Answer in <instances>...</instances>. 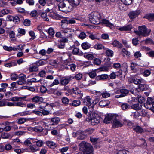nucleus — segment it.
I'll return each mask as SVG.
<instances>
[{
	"instance_id": "1",
	"label": "nucleus",
	"mask_w": 154,
	"mask_h": 154,
	"mask_svg": "<svg viewBox=\"0 0 154 154\" xmlns=\"http://www.w3.org/2000/svg\"><path fill=\"white\" fill-rule=\"evenodd\" d=\"M89 21L95 24H99L101 18L100 14L97 12L91 13L88 15Z\"/></svg>"
},
{
	"instance_id": "2",
	"label": "nucleus",
	"mask_w": 154,
	"mask_h": 154,
	"mask_svg": "<svg viewBox=\"0 0 154 154\" xmlns=\"http://www.w3.org/2000/svg\"><path fill=\"white\" fill-rule=\"evenodd\" d=\"M138 29V31L134 30V32L139 35H141L143 36H148L151 31L150 29H148L145 26H139Z\"/></svg>"
},
{
	"instance_id": "3",
	"label": "nucleus",
	"mask_w": 154,
	"mask_h": 154,
	"mask_svg": "<svg viewBox=\"0 0 154 154\" xmlns=\"http://www.w3.org/2000/svg\"><path fill=\"white\" fill-rule=\"evenodd\" d=\"M94 102L93 100L90 99L87 96V106H88L89 109H90V116H95L97 115L96 113L92 111L94 105L96 104V102L95 103Z\"/></svg>"
},
{
	"instance_id": "4",
	"label": "nucleus",
	"mask_w": 154,
	"mask_h": 154,
	"mask_svg": "<svg viewBox=\"0 0 154 154\" xmlns=\"http://www.w3.org/2000/svg\"><path fill=\"white\" fill-rule=\"evenodd\" d=\"M80 151L76 154H87V143L86 142L82 141L79 145Z\"/></svg>"
},
{
	"instance_id": "5",
	"label": "nucleus",
	"mask_w": 154,
	"mask_h": 154,
	"mask_svg": "<svg viewBox=\"0 0 154 154\" xmlns=\"http://www.w3.org/2000/svg\"><path fill=\"white\" fill-rule=\"evenodd\" d=\"M118 116H115L114 118L112 123V127L113 128H115L118 127H121L123 126V124L122 122H121L117 118Z\"/></svg>"
},
{
	"instance_id": "6",
	"label": "nucleus",
	"mask_w": 154,
	"mask_h": 154,
	"mask_svg": "<svg viewBox=\"0 0 154 154\" xmlns=\"http://www.w3.org/2000/svg\"><path fill=\"white\" fill-rule=\"evenodd\" d=\"M72 95L73 97L80 99L82 98L83 94L77 88H73L72 89Z\"/></svg>"
},
{
	"instance_id": "7",
	"label": "nucleus",
	"mask_w": 154,
	"mask_h": 154,
	"mask_svg": "<svg viewBox=\"0 0 154 154\" xmlns=\"http://www.w3.org/2000/svg\"><path fill=\"white\" fill-rule=\"evenodd\" d=\"M47 93L48 94H53L57 96H60L62 94V92L60 90L57 89L50 88L48 90Z\"/></svg>"
},
{
	"instance_id": "8",
	"label": "nucleus",
	"mask_w": 154,
	"mask_h": 154,
	"mask_svg": "<svg viewBox=\"0 0 154 154\" xmlns=\"http://www.w3.org/2000/svg\"><path fill=\"white\" fill-rule=\"evenodd\" d=\"M58 4V8L59 10L62 12H66V4L68 3L66 0H61Z\"/></svg>"
},
{
	"instance_id": "9",
	"label": "nucleus",
	"mask_w": 154,
	"mask_h": 154,
	"mask_svg": "<svg viewBox=\"0 0 154 154\" xmlns=\"http://www.w3.org/2000/svg\"><path fill=\"white\" fill-rule=\"evenodd\" d=\"M61 32L63 33H64L66 37L71 36L73 32V30L71 28H66L63 29L61 30Z\"/></svg>"
},
{
	"instance_id": "10",
	"label": "nucleus",
	"mask_w": 154,
	"mask_h": 154,
	"mask_svg": "<svg viewBox=\"0 0 154 154\" xmlns=\"http://www.w3.org/2000/svg\"><path fill=\"white\" fill-rule=\"evenodd\" d=\"M74 79V77L72 75L67 77H63L61 79L60 83L62 85H66L69 83L70 80Z\"/></svg>"
},
{
	"instance_id": "11",
	"label": "nucleus",
	"mask_w": 154,
	"mask_h": 154,
	"mask_svg": "<svg viewBox=\"0 0 154 154\" xmlns=\"http://www.w3.org/2000/svg\"><path fill=\"white\" fill-rule=\"evenodd\" d=\"M32 102L35 103L40 104L43 101V98L39 96L36 95L31 98Z\"/></svg>"
},
{
	"instance_id": "12",
	"label": "nucleus",
	"mask_w": 154,
	"mask_h": 154,
	"mask_svg": "<svg viewBox=\"0 0 154 154\" xmlns=\"http://www.w3.org/2000/svg\"><path fill=\"white\" fill-rule=\"evenodd\" d=\"M93 119H90L88 121V123L93 125H95L100 122V116H95Z\"/></svg>"
},
{
	"instance_id": "13",
	"label": "nucleus",
	"mask_w": 154,
	"mask_h": 154,
	"mask_svg": "<svg viewBox=\"0 0 154 154\" xmlns=\"http://www.w3.org/2000/svg\"><path fill=\"white\" fill-rule=\"evenodd\" d=\"M26 75L23 74L19 77V80L16 82V83L18 85H22L26 83Z\"/></svg>"
},
{
	"instance_id": "14",
	"label": "nucleus",
	"mask_w": 154,
	"mask_h": 154,
	"mask_svg": "<svg viewBox=\"0 0 154 154\" xmlns=\"http://www.w3.org/2000/svg\"><path fill=\"white\" fill-rule=\"evenodd\" d=\"M152 99L151 97H148L146 102L144 104V106L147 109L151 108V107H152Z\"/></svg>"
},
{
	"instance_id": "15",
	"label": "nucleus",
	"mask_w": 154,
	"mask_h": 154,
	"mask_svg": "<svg viewBox=\"0 0 154 154\" xmlns=\"http://www.w3.org/2000/svg\"><path fill=\"white\" fill-rule=\"evenodd\" d=\"M120 92L121 94L119 95H116L115 96L116 98H119L123 97L127 95L129 93V91L128 90L125 89H122L120 90Z\"/></svg>"
},
{
	"instance_id": "16",
	"label": "nucleus",
	"mask_w": 154,
	"mask_h": 154,
	"mask_svg": "<svg viewBox=\"0 0 154 154\" xmlns=\"http://www.w3.org/2000/svg\"><path fill=\"white\" fill-rule=\"evenodd\" d=\"M139 10H137L135 11H131L128 14L130 19H134L137 17L140 13Z\"/></svg>"
},
{
	"instance_id": "17",
	"label": "nucleus",
	"mask_w": 154,
	"mask_h": 154,
	"mask_svg": "<svg viewBox=\"0 0 154 154\" xmlns=\"http://www.w3.org/2000/svg\"><path fill=\"white\" fill-rule=\"evenodd\" d=\"M66 2H67L68 3H67V4H66V12H69L71 11L74 6H75L74 5H73V4L71 3L70 2H69V0H66Z\"/></svg>"
},
{
	"instance_id": "18",
	"label": "nucleus",
	"mask_w": 154,
	"mask_h": 154,
	"mask_svg": "<svg viewBox=\"0 0 154 154\" xmlns=\"http://www.w3.org/2000/svg\"><path fill=\"white\" fill-rule=\"evenodd\" d=\"M28 152H34L39 150V149L35 145H33L29 146V149H27Z\"/></svg>"
},
{
	"instance_id": "19",
	"label": "nucleus",
	"mask_w": 154,
	"mask_h": 154,
	"mask_svg": "<svg viewBox=\"0 0 154 154\" xmlns=\"http://www.w3.org/2000/svg\"><path fill=\"white\" fill-rule=\"evenodd\" d=\"M132 28V26L131 25H128L119 28V30L121 31H127L131 30Z\"/></svg>"
},
{
	"instance_id": "20",
	"label": "nucleus",
	"mask_w": 154,
	"mask_h": 154,
	"mask_svg": "<svg viewBox=\"0 0 154 154\" xmlns=\"http://www.w3.org/2000/svg\"><path fill=\"white\" fill-rule=\"evenodd\" d=\"M34 120V118L26 119L23 118H20L18 121L17 122L18 124H21L24 123L25 122L28 121H33Z\"/></svg>"
},
{
	"instance_id": "21",
	"label": "nucleus",
	"mask_w": 154,
	"mask_h": 154,
	"mask_svg": "<svg viewBox=\"0 0 154 154\" xmlns=\"http://www.w3.org/2000/svg\"><path fill=\"white\" fill-rule=\"evenodd\" d=\"M46 145L49 147L54 149L57 146V144L51 141H48L46 142Z\"/></svg>"
},
{
	"instance_id": "22",
	"label": "nucleus",
	"mask_w": 154,
	"mask_h": 154,
	"mask_svg": "<svg viewBox=\"0 0 154 154\" xmlns=\"http://www.w3.org/2000/svg\"><path fill=\"white\" fill-rule=\"evenodd\" d=\"M103 122L106 124L112 122V120H113L115 116H105Z\"/></svg>"
},
{
	"instance_id": "23",
	"label": "nucleus",
	"mask_w": 154,
	"mask_h": 154,
	"mask_svg": "<svg viewBox=\"0 0 154 154\" xmlns=\"http://www.w3.org/2000/svg\"><path fill=\"white\" fill-rule=\"evenodd\" d=\"M108 77V75L106 74H103L97 76L96 79L97 80H103L106 79Z\"/></svg>"
},
{
	"instance_id": "24",
	"label": "nucleus",
	"mask_w": 154,
	"mask_h": 154,
	"mask_svg": "<svg viewBox=\"0 0 154 154\" xmlns=\"http://www.w3.org/2000/svg\"><path fill=\"white\" fill-rule=\"evenodd\" d=\"M133 129L136 132L139 133L143 132L144 131L143 129L139 126H134L133 127Z\"/></svg>"
},
{
	"instance_id": "25",
	"label": "nucleus",
	"mask_w": 154,
	"mask_h": 154,
	"mask_svg": "<svg viewBox=\"0 0 154 154\" xmlns=\"http://www.w3.org/2000/svg\"><path fill=\"white\" fill-rule=\"evenodd\" d=\"M142 104L137 103L132 105L131 107L133 109L137 110L140 109L142 108Z\"/></svg>"
},
{
	"instance_id": "26",
	"label": "nucleus",
	"mask_w": 154,
	"mask_h": 154,
	"mask_svg": "<svg viewBox=\"0 0 154 154\" xmlns=\"http://www.w3.org/2000/svg\"><path fill=\"white\" fill-rule=\"evenodd\" d=\"M10 10L7 9H4L0 11V17H2L4 15L10 13Z\"/></svg>"
},
{
	"instance_id": "27",
	"label": "nucleus",
	"mask_w": 154,
	"mask_h": 154,
	"mask_svg": "<svg viewBox=\"0 0 154 154\" xmlns=\"http://www.w3.org/2000/svg\"><path fill=\"white\" fill-rule=\"evenodd\" d=\"M112 44L114 46L120 48H122L123 46L122 44L116 40H114L112 43Z\"/></svg>"
},
{
	"instance_id": "28",
	"label": "nucleus",
	"mask_w": 154,
	"mask_h": 154,
	"mask_svg": "<svg viewBox=\"0 0 154 154\" xmlns=\"http://www.w3.org/2000/svg\"><path fill=\"white\" fill-rule=\"evenodd\" d=\"M45 106L40 105L39 106V108L43 109L42 110H40L41 112V114L44 115H48L49 114V111H47L45 109Z\"/></svg>"
},
{
	"instance_id": "29",
	"label": "nucleus",
	"mask_w": 154,
	"mask_h": 154,
	"mask_svg": "<svg viewBox=\"0 0 154 154\" xmlns=\"http://www.w3.org/2000/svg\"><path fill=\"white\" fill-rule=\"evenodd\" d=\"M93 146L90 144L87 143V154H93Z\"/></svg>"
},
{
	"instance_id": "30",
	"label": "nucleus",
	"mask_w": 154,
	"mask_h": 154,
	"mask_svg": "<svg viewBox=\"0 0 154 154\" xmlns=\"http://www.w3.org/2000/svg\"><path fill=\"white\" fill-rule=\"evenodd\" d=\"M145 17L150 21H152L154 20V14H147L145 16Z\"/></svg>"
},
{
	"instance_id": "31",
	"label": "nucleus",
	"mask_w": 154,
	"mask_h": 154,
	"mask_svg": "<svg viewBox=\"0 0 154 154\" xmlns=\"http://www.w3.org/2000/svg\"><path fill=\"white\" fill-rule=\"evenodd\" d=\"M79 48H73L72 50V53L74 54L77 55L79 54L80 55H82L83 54V52H81V53H79Z\"/></svg>"
},
{
	"instance_id": "32",
	"label": "nucleus",
	"mask_w": 154,
	"mask_h": 154,
	"mask_svg": "<svg viewBox=\"0 0 154 154\" xmlns=\"http://www.w3.org/2000/svg\"><path fill=\"white\" fill-rule=\"evenodd\" d=\"M95 92L96 93H100L101 95L104 98L108 97L110 96V94L106 91H105V92H101L100 91H95Z\"/></svg>"
},
{
	"instance_id": "33",
	"label": "nucleus",
	"mask_w": 154,
	"mask_h": 154,
	"mask_svg": "<svg viewBox=\"0 0 154 154\" xmlns=\"http://www.w3.org/2000/svg\"><path fill=\"white\" fill-rule=\"evenodd\" d=\"M142 80L138 79L137 78H132L130 81L131 83H133L135 84H138L141 82Z\"/></svg>"
},
{
	"instance_id": "34",
	"label": "nucleus",
	"mask_w": 154,
	"mask_h": 154,
	"mask_svg": "<svg viewBox=\"0 0 154 154\" xmlns=\"http://www.w3.org/2000/svg\"><path fill=\"white\" fill-rule=\"evenodd\" d=\"M14 151L18 154H20L23 153L24 152L29 151L27 149H14Z\"/></svg>"
},
{
	"instance_id": "35",
	"label": "nucleus",
	"mask_w": 154,
	"mask_h": 154,
	"mask_svg": "<svg viewBox=\"0 0 154 154\" xmlns=\"http://www.w3.org/2000/svg\"><path fill=\"white\" fill-rule=\"evenodd\" d=\"M60 119L57 117H55L52 118L51 119V121L53 123L52 124L53 125H54L58 124L59 122L60 121Z\"/></svg>"
},
{
	"instance_id": "36",
	"label": "nucleus",
	"mask_w": 154,
	"mask_h": 154,
	"mask_svg": "<svg viewBox=\"0 0 154 154\" xmlns=\"http://www.w3.org/2000/svg\"><path fill=\"white\" fill-rule=\"evenodd\" d=\"M41 80V79H39L37 78H34L30 79H28L27 81L29 83L38 82Z\"/></svg>"
},
{
	"instance_id": "37",
	"label": "nucleus",
	"mask_w": 154,
	"mask_h": 154,
	"mask_svg": "<svg viewBox=\"0 0 154 154\" xmlns=\"http://www.w3.org/2000/svg\"><path fill=\"white\" fill-rule=\"evenodd\" d=\"M33 143H35L36 145V146L38 147L42 146L44 144L43 141L41 140H37L35 141Z\"/></svg>"
},
{
	"instance_id": "38",
	"label": "nucleus",
	"mask_w": 154,
	"mask_h": 154,
	"mask_svg": "<svg viewBox=\"0 0 154 154\" xmlns=\"http://www.w3.org/2000/svg\"><path fill=\"white\" fill-rule=\"evenodd\" d=\"M28 70L30 72H36L38 70V68L36 66H30Z\"/></svg>"
},
{
	"instance_id": "39",
	"label": "nucleus",
	"mask_w": 154,
	"mask_h": 154,
	"mask_svg": "<svg viewBox=\"0 0 154 154\" xmlns=\"http://www.w3.org/2000/svg\"><path fill=\"white\" fill-rule=\"evenodd\" d=\"M86 137V132H81L79 135L78 137L79 139L83 140Z\"/></svg>"
},
{
	"instance_id": "40",
	"label": "nucleus",
	"mask_w": 154,
	"mask_h": 154,
	"mask_svg": "<svg viewBox=\"0 0 154 154\" xmlns=\"http://www.w3.org/2000/svg\"><path fill=\"white\" fill-rule=\"evenodd\" d=\"M105 53L107 56L112 57L113 56L114 52L112 50L107 49Z\"/></svg>"
},
{
	"instance_id": "41",
	"label": "nucleus",
	"mask_w": 154,
	"mask_h": 154,
	"mask_svg": "<svg viewBox=\"0 0 154 154\" xmlns=\"http://www.w3.org/2000/svg\"><path fill=\"white\" fill-rule=\"evenodd\" d=\"M147 88H146V85L145 84H140L138 86V89L142 91L146 90Z\"/></svg>"
},
{
	"instance_id": "42",
	"label": "nucleus",
	"mask_w": 154,
	"mask_h": 154,
	"mask_svg": "<svg viewBox=\"0 0 154 154\" xmlns=\"http://www.w3.org/2000/svg\"><path fill=\"white\" fill-rule=\"evenodd\" d=\"M26 105L25 104L21 102H15L14 104V106H19L22 107H26Z\"/></svg>"
},
{
	"instance_id": "43",
	"label": "nucleus",
	"mask_w": 154,
	"mask_h": 154,
	"mask_svg": "<svg viewBox=\"0 0 154 154\" xmlns=\"http://www.w3.org/2000/svg\"><path fill=\"white\" fill-rule=\"evenodd\" d=\"M94 48L95 49L97 50H100L102 49H104V47L101 44H97L94 46Z\"/></svg>"
},
{
	"instance_id": "44",
	"label": "nucleus",
	"mask_w": 154,
	"mask_h": 154,
	"mask_svg": "<svg viewBox=\"0 0 154 154\" xmlns=\"http://www.w3.org/2000/svg\"><path fill=\"white\" fill-rule=\"evenodd\" d=\"M87 36L91 39L94 40L97 39V37L95 35L87 31Z\"/></svg>"
},
{
	"instance_id": "45",
	"label": "nucleus",
	"mask_w": 154,
	"mask_h": 154,
	"mask_svg": "<svg viewBox=\"0 0 154 154\" xmlns=\"http://www.w3.org/2000/svg\"><path fill=\"white\" fill-rule=\"evenodd\" d=\"M116 154H130V153L127 150L123 149L117 151Z\"/></svg>"
},
{
	"instance_id": "46",
	"label": "nucleus",
	"mask_w": 154,
	"mask_h": 154,
	"mask_svg": "<svg viewBox=\"0 0 154 154\" xmlns=\"http://www.w3.org/2000/svg\"><path fill=\"white\" fill-rule=\"evenodd\" d=\"M102 22L103 23L106 24V26H110L113 25L112 24L105 19H103L102 20Z\"/></svg>"
},
{
	"instance_id": "47",
	"label": "nucleus",
	"mask_w": 154,
	"mask_h": 154,
	"mask_svg": "<svg viewBox=\"0 0 154 154\" xmlns=\"http://www.w3.org/2000/svg\"><path fill=\"white\" fill-rule=\"evenodd\" d=\"M137 100V99L135 97H132L128 99V102L130 104H133L134 102H135Z\"/></svg>"
},
{
	"instance_id": "48",
	"label": "nucleus",
	"mask_w": 154,
	"mask_h": 154,
	"mask_svg": "<svg viewBox=\"0 0 154 154\" xmlns=\"http://www.w3.org/2000/svg\"><path fill=\"white\" fill-rule=\"evenodd\" d=\"M80 0H69L71 3L73 4V5L76 6L78 5L80 3Z\"/></svg>"
},
{
	"instance_id": "49",
	"label": "nucleus",
	"mask_w": 154,
	"mask_h": 154,
	"mask_svg": "<svg viewBox=\"0 0 154 154\" xmlns=\"http://www.w3.org/2000/svg\"><path fill=\"white\" fill-rule=\"evenodd\" d=\"M43 128L40 126H37L34 127L33 130L36 132H41L42 131Z\"/></svg>"
},
{
	"instance_id": "50",
	"label": "nucleus",
	"mask_w": 154,
	"mask_h": 154,
	"mask_svg": "<svg viewBox=\"0 0 154 154\" xmlns=\"http://www.w3.org/2000/svg\"><path fill=\"white\" fill-rule=\"evenodd\" d=\"M62 103L65 104H68L69 102V99L66 97H63L61 99Z\"/></svg>"
},
{
	"instance_id": "51",
	"label": "nucleus",
	"mask_w": 154,
	"mask_h": 154,
	"mask_svg": "<svg viewBox=\"0 0 154 154\" xmlns=\"http://www.w3.org/2000/svg\"><path fill=\"white\" fill-rule=\"evenodd\" d=\"M40 92L42 93H45L46 92H47L48 90H47L46 88L44 86H41L40 88Z\"/></svg>"
},
{
	"instance_id": "52",
	"label": "nucleus",
	"mask_w": 154,
	"mask_h": 154,
	"mask_svg": "<svg viewBox=\"0 0 154 154\" xmlns=\"http://www.w3.org/2000/svg\"><path fill=\"white\" fill-rule=\"evenodd\" d=\"M137 99L139 103H140V104L144 103L146 100L145 99L144 97L141 96L137 97Z\"/></svg>"
},
{
	"instance_id": "53",
	"label": "nucleus",
	"mask_w": 154,
	"mask_h": 154,
	"mask_svg": "<svg viewBox=\"0 0 154 154\" xmlns=\"http://www.w3.org/2000/svg\"><path fill=\"white\" fill-rule=\"evenodd\" d=\"M80 101L79 100H75L73 101L72 103V106H77L80 104Z\"/></svg>"
},
{
	"instance_id": "54",
	"label": "nucleus",
	"mask_w": 154,
	"mask_h": 154,
	"mask_svg": "<svg viewBox=\"0 0 154 154\" xmlns=\"http://www.w3.org/2000/svg\"><path fill=\"white\" fill-rule=\"evenodd\" d=\"M47 14L48 13H46V12L42 13L41 14V16L44 20L48 21L49 20V19L47 17Z\"/></svg>"
},
{
	"instance_id": "55",
	"label": "nucleus",
	"mask_w": 154,
	"mask_h": 154,
	"mask_svg": "<svg viewBox=\"0 0 154 154\" xmlns=\"http://www.w3.org/2000/svg\"><path fill=\"white\" fill-rule=\"evenodd\" d=\"M2 137L4 139H7L11 137V135L8 133H3L1 135Z\"/></svg>"
},
{
	"instance_id": "56",
	"label": "nucleus",
	"mask_w": 154,
	"mask_h": 154,
	"mask_svg": "<svg viewBox=\"0 0 154 154\" xmlns=\"http://www.w3.org/2000/svg\"><path fill=\"white\" fill-rule=\"evenodd\" d=\"M34 63L38 66H42L45 64V63L42 60H40L36 61Z\"/></svg>"
},
{
	"instance_id": "57",
	"label": "nucleus",
	"mask_w": 154,
	"mask_h": 154,
	"mask_svg": "<svg viewBox=\"0 0 154 154\" xmlns=\"http://www.w3.org/2000/svg\"><path fill=\"white\" fill-rule=\"evenodd\" d=\"M76 66V65L75 64H72L69 65L67 68L68 69H70L72 71H73L75 70Z\"/></svg>"
},
{
	"instance_id": "58",
	"label": "nucleus",
	"mask_w": 154,
	"mask_h": 154,
	"mask_svg": "<svg viewBox=\"0 0 154 154\" xmlns=\"http://www.w3.org/2000/svg\"><path fill=\"white\" fill-rule=\"evenodd\" d=\"M31 21L28 19H26L23 21V24L26 26H29L30 25Z\"/></svg>"
},
{
	"instance_id": "59",
	"label": "nucleus",
	"mask_w": 154,
	"mask_h": 154,
	"mask_svg": "<svg viewBox=\"0 0 154 154\" xmlns=\"http://www.w3.org/2000/svg\"><path fill=\"white\" fill-rule=\"evenodd\" d=\"M86 34L85 33L82 32H81L79 35V37L82 40H83L86 38Z\"/></svg>"
},
{
	"instance_id": "60",
	"label": "nucleus",
	"mask_w": 154,
	"mask_h": 154,
	"mask_svg": "<svg viewBox=\"0 0 154 154\" xmlns=\"http://www.w3.org/2000/svg\"><path fill=\"white\" fill-rule=\"evenodd\" d=\"M9 37L11 40H15V34L13 31H11L9 34Z\"/></svg>"
},
{
	"instance_id": "61",
	"label": "nucleus",
	"mask_w": 154,
	"mask_h": 154,
	"mask_svg": "<svg viewBox=\"0 0 154 154\" xmlns=\"http://www.w3.org/2000/svg\"><path fill=\"white\" fill-rule=\"evenodd\" d=\"M27 107L29 109H33L36 108V106L34 103H29L27 104Z\"/></svg>"
},
{
	"instance_id": "62",
	"label": "nucleus",
	"mask_w": 154,
	"mask_h": 154,
	"mask_svg": "<svg viewBox=\"0 0 154 154\" xmlns=\"http://www.w3.org/2000/svg\"><path fill=\"white\" fill-rule=\"evenodd\" d=\"M101 63L100 60L99 58H96L94 60V63L97 65H100Z\"/></svg>"
},
{
	"instance_id": "63",
	"label": "nucleus",
	"mask_w": 154,
	"mask_h": 154,
	"mask_svg": "<svg viewBox=\"0 0 154 154\" xmlns=\"http://www.w3.org/2000/svg\"><path fill=\"white\" fill-rule=\"evenodd\" d=\"M48 33L50 35L53 36L54 34V30L52 28H50L48 29Z\"/></svg>"
},
{
	"instance_id": "64",
	"label": "nucleus",
	"mask_w": 154,
	"mask_h": 154,
	"mask_svg": "<svg viewBox=\"0 0 154 154\" xmlns=\"http://www.w3.org/2000/svg\"><path fill=\"white\" fill-rule=\"evenodd\" d=\"M5 149L6 150L9 151L12 149V146L9 144H7L5 146Z\"/></svg>"
}]
</instances>
